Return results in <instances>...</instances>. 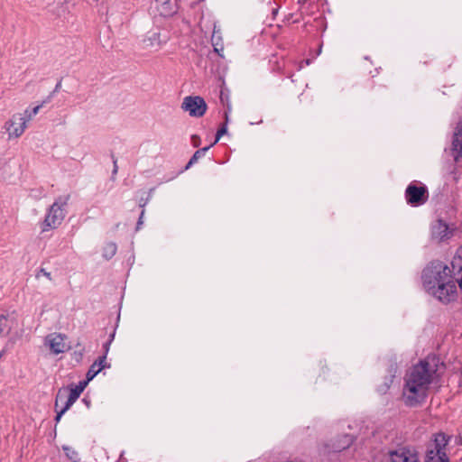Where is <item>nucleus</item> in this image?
<instances>
[{"label":"nucleus","mask_w":462,"mask_h":462,"mask_svg":"<svg viewBox=\"0 0 462 462\" xmlns=\"http://www.w3.org/2000/svg\"><path fill=\"white\" fill-rule=\"evenodd\" d=\"M41 106H41V105H39V106H36L32 109V112L28 115V116L26 117L27 121L31 119L32 116H35V115L38 113V111H39V109H40V107H41Z\"/></svg>","instance_id":"c756f323"},{"label":"nucleus","mask_w":462,"mask_h":462,"mask_svg":"<svg viewBox=\"0 0 462 462\" xmlns=\"http://www.w3.org/2000/svg\"><path fill=\"white\" fill-rule=\"evenodd\" d=\"M68 392H69V389H63V388L59 389V391L56 394V398H55V411H57V409H59L60 402L65 404Z\"/></svg>","instance_id":"a211bd4d"},{"label":"nucleus","mask_w":462,"mask_h":462,"mask_svg":"<svg viewBox=\"0 0 462 462\" xmlns=\"http://www.w3.org/2000/svg\"><path fill=\"white\" fill-rule=\"evenodd\" d=\"M160 33L159 32H153L151 36L144 39V43L147 46H154L158 45L160 46L162 44V41L160 39Z\"/></svg>","instance_id":"6ab92c4d"},{"label":"nucleus","mask_w":462,"mask_h":462,"mask_svg":"<svg viewBox=\"0 0 462 462\" xmlns=\"http://www.w3.org/2000/svg\"><path fill=\"white\" fill-rule=\"evenodd\" d=\"M213 146V144H210L207 147H204L202 149H199L197 150L194 154L192 155V157L189 159L188 164L186 165V169H189L191 165H193L194 163H196L198 162V160L199 158H201L205 152L211 147Z\"/></svg>","instance_id":"f3484780"},{"label":"nucleus","mask_w":462,"mask_h":462,"mask_svg":"<svg viewBox=\"0 0 462 462\" xmlns=\"http://www.w3.org/2000/svg\"><path fill=\"white\" fill-rule=\"evenodd\" d=\"M456 260H457V259H456V258H454V261L452 262V267H453V269H455V262H456Z\"/></svg>","instance_id":"f704fd0d"},{"label":"nucleus","mask_w":462,"mask_h":462,"mask_svg":"<svg viewBox=\"0 0 462 462\" xmlns=\"http://www.w3.org/2000/svg\"><path fill=\"white\" fill-rule=\"evenodd\" d=\"M4 352H0V358L2 357Z\"/></svg>","instance_id":"4c0bfd02"},{"label":"nucleus","mask_w":462,"mask_h":462,"mask_svg":"<svg viewBox=\"0 0 462 462\" xmlns=\"http://www.w3.org/2000/svg\"><path fill=\"white\" fill-rule=\"evenodd\" d=\"M56 411V416H55L54 420L56 422H59L60 420L62 415L66 412V411H63V409L60 408V410L57 409V411Z\"/></svg>","instance_id":"bb28decb"},{"label":"nucleus","mask_w":462,"mask_h":462,"mask_svg":"<svg viewBox=\"0 0 462 462\" xmlns=\"http://www.w3.org/2000/svg\"><path fill=\"white\" fill-rule=\"evenodd\" d=\"M459 271H462V264L459 266Z\"/></svg>","instance_id":"e433bc0d"},{"label":"nucleus","mask_w":462,"mask_h":462,"mask_svg":"<svg viewBox=\"0 0 462 462\" xmlns=\"http://www.w3.org/2000/svg\"><path fill=\"white\" fill-rule=\"evenodd\" d=\"M181 108L188 111L190 116L201 117L205 115L208 106L203 97L189 96L183 99Z\"/></svg>","instance_id":"39448f33"},{"label":"nucleus","mask_w":462,"mask_h":462,"mask_svg":"<svg viewBox=\"0 0 462 462\" xmlns=\"http://www.w3.org/2000/svg\"><path fill=\"white\" fill-rule=\"evenodd\" d=\"M40 274H42L43 276H45L48 280L51 281L52 280V277H51V273L47 272L45 269L43 268H41L39 270V272L36 273V278H39L40 277Z\"/></svg>","instance_id":"a878e982"},{"label":"nucleus","mask_w":462,"mask_h":462,"mask_svg":"<svg viewBox=\"0 0 462 462\" xmlns=\"http://www.w3.org/2000/svg\"><path fill=\"white\" fill-rule=\"evenodd\" d=\"M352 442H353L352 438L347 436V435H346L345 436L344 444L343 445H339L337 448L338 450L345 449V448H348L352 444Z\"/></svg>","instance_id":"393cba45"},{"label":"nucleus","mask_w":462,"mask_h":462,"mask_svg":"<svg viewBox=\"0 0 462 462\" xmlns=\"http://www.w3.org/2000/svg\"><path fill=\"white\" fill-rule=\"evenodd\" d=\"M8 328V319L5 315L0 316V336H3Z\"/></svg>","instance_id":"5701e85b"},{"label":"nucleus","mask_w":462,"mask_h":462,"mask_svg":"<svg viewBox=\"0 0 462 462\" xmlns=\"http://www.w3.org/2000/svg\"><path fill=\"white\" fill-rule=\"evenodd\" d=\"M452 233L449 231L448 226L441 219L432 226L431 236L433 239L441 242L450 237Z\"/></svg>","instance_id":"9d476101"},{"label":"nucleus","mask_w":462,"mask_h":462,"mask_svg":"<svg viewBox=\"0 0 462 462\" xmlns=\"http://www.w3.org/2000/svg\"><path fill=\"white\" fill-rule=\"evenodd\" d=\"M70 196H60L50 207L49 211L42 222V232L57 228L65 217L64 208L68 205Z\"/></svg>","instance_id":"7ed1b4c3"},{"label":"nucleus","mask_w":462,"mask_h":462,"mask_svg":"<svg viewBox=\"0 0 462 462\" xmlns=\"http://www.w3.org/2000/svg\"><path fill=\"white\" fill-rule=\"evenodd\" d=\"M112 159H113V163H114L113 175H116L118 171L117 160L114 154H112Z\"/></svg>","instance_id":"7c9ffc66"},{"label":"nucleus","mask_w":462,"mask_h":462,"mask_svg":"<svg viewBox=\"0 0 462 462\" xmlns=\"http://www.w3.org/2000/svg\"><path fill=\"white\" fill-rule=\"evenodd\" d=\"M47 340L51 352L55 355L64 353L68 349V346L65 342L66 337L61 334L50 335Z\"/></svg>","instance_id":"1a4fd4ad"},{"label":"nucleus","mask_w":462,"mask_h":462,"mask_svg":"<svg viewBox=\"0 0 462 462\" xmlns=\"http://www.w3.org/2000/svg\"><path fill=\"white\" fill-rule=\"evenodd\" d=\"M106 356H99L89 367L86 377L91 381L103 368L106 367Z\"/></svg>","instance_id":"f8f14e48"},{"label":"nucleus","mask_w":462,"mask_h":462,"mask_svg":"<svg viewBox=\"0 0 462 462\" xmlns=\"http://www.w3.org/2000/svg\"><path fill=\"white\" fill-rule=\"evenodd\" d=\"M448 438L443 432H439L434 435V440L430 447L446 451V446L448 445Z\"/></svg>","instance_id":"ddd939ff"},{"label":"nucleus","mask_w":462,"mask_h":462,"mask_svg":"<svg viewBox=\"0 0 462 462\" xmlns=\"http://www.w3.org/2000/svg\"><path fill=\"white\" fill-rule=\"evenodd\" d=\"M191 141H192V144H193L194 147H199V144H200V138H199V135L193 134L191 136Z\"/></svg>","instance_id":"cd10ccee"},{"label":"nucleus","mask_w":462,"mask_h":462,"mask_svg":"<svg viewBox=\"0 0 462 462\" xmlns=\"http://www.w3.org/2000/svg\"><path fill=\"white\" fill-rule=\"evenodd\" d=\"M26 116L15 114L5 123V129L10 137L21 136L26 128Z\"/></svg>","instance_id":"423d86ee"},{"label":"nucleus","mask_w":462,"mask_h":462,"mask_svg":"<svg viewBox=\"0 0 462 462\" xmlns=\"http://www.w3.org/2000/svg\"><path fill=\"white\" fill-rule=\"evenodd\" d=\"M153 190V189H151L150 191L148 192V194L146 195V197H143L142 196L139 200H138V204H139V207L143 208L147 203L149 202L150 199H151V192ZM144 209H142L141 211V214H140V217L138 218V221H137V225H136V230H139L141 226L143 225V216H144Z\"/></svg>","instance_id":"2eb2a0df"},{"label":"nucleus","mask_w":462,"mask_h":462,"mask_svg":"<svg viewBox=\"0 0 462 462\" xmlns=\"http://www.w3.org/2000/svg\"><path fill=\"white\" fill-rule=\"evenodd\" d=\"M425 462H449V459L446 451L429 446L426 451Z\"/></svg>","instance_id":"9b49d317"},{"label":"nucleus","mask_w":462,"mask_h":462,"mask_svg":"<svg viewBox=\"0 0 462 462\" xmlns=\"http://www.w3.org/2000/svg\"><path fill=\"white\" fill-rule=\"evenodd\" d=\"M421 281L426 291L442 303L456 300L457 281L453 270L442 261H430L422 270Z\"/></svg>","instance_id":"f257e3e1"},{"label":"nucleus","mask_w":462,"mask_h":462,"mask_svg":"<svg viewBox=\"0 0 462 462\" xmlns=\"http://www.w3.org/2000/svg\"><path fill=\"white\" fill-rule=\"evenodd\" d=\"M451 153L455 162L462 157V119L457 124L453 134Z\"/></svg>","instance_id":"6e6552de"},{"label":"nucleus","mask_w":462,"mask_h":462,"mask_svg":"<svg viewBox=\"0 0 462 462\" xmlns=\"http://www.w3.org/2000/svg\"><path fill=\"white\" fill-rule=\"evenodd\" d=\"M391 462H420L414 449L408 447H401L388 452Z\"/></svg>","instance_id":"0eeeda50"},{"label":"nucleus","mask_w":462,"mask_h":462,"mask_svg":"<svg viewBox=\"0 0 462 462\" xmlns=\"http://www.w3.org/2000/svg\"><path fill=\"white\" fill-rule=\"evenodd\" d=\"M227 121H228V115H227V112H225V123L218 128V130L217 132V134H216L215 142L212 143L213 145L218 142V140L220 139V137L222 135L226 134V132H227V127H226Z\"/></svg>","instance_id":"aec40b11"},{"label":"nucleus","mask_w":462,"mask_h":462,"mask_svg":"<svg viewBox=\"0 0 462 462\" xmlns=\"http://www.w3.org/2000/svg\"><path fill=\"white\" fill-rule=\"evenodd\" d=\"M405 199L408 204L412 207H419L425 204L429 199V191L426 186H418L411 183L405 190Z\"/></svg>","instance_id":"20e7f679"},{"label":"nucleus","mask_w":462,"mask_h":462,"mask_svg":"<svg viewBox=\"0 0 462 462\" xmlns=\"http://www.w3.org/2000/svg\"><path fill=\"white\" fill-rule=\"evenodd\" d=\"M212 45L214 47V51L217 52L221 58H224V54H223V51H224V46L223 44L219 43L218 41L216 40V36L215 34H213L212 36Z\"/></svg>","instance_id":"412c9836"},{"label":"nucleus","mask_w":462,"mask_h":462,"mask_svg":"<svg viewBox=\"0 0 462 462\" xmlns=\"http://www.w3.org/2000/svg\"><path fill=\"white\" fill-rule=\"evenodd\" d=\"M111 340H112V338L104 344L103 347L105 349V352H104L103 356H106L108 350H109V346H110Z\"/></svg>","instance_id":"2f4dec72"},{"label":"nucleus","mask_w":462,"mask_h":462,"mask_svg":"<svg viewBox=\"0 0 462 462\" xmlns=\"http://www.w3.org/2000/svg\"><path fill=\"white\" fill-rule=\"evenodd\" d=\"M66 389H69L68 394L75 400H78L82 393L79 387H75L73 384H70Z\"/></svg>","instance_id":"4be33fe9"},{"label":"nucleus","mask_w":462,"mask_h":462,"mask_svg":"<svg viewBox=\"0 0 462 462\" xmlns=\"http://www.w3.org/2000/svg\"><path fill=\"white\" fill-rule=\"evenodd\" d=\"M76 401L77 400H75L74 398H72L70 395H69L67 393V398H66V401H65V405H63V407L61 409H63V411H67L73 405V403Z\"/></svg>","instance_id":"b1692460"},{"label":"nucleus","mask_w":462,"mask_h":462,"mask_svg":"<svg viewBox=\"0 0 462 462\" xmlns=\"http://www.w3.org/2000/svg\"><path fill=\"white\" fill-rule=\"evenodd\" d=\"M85 353V347L78 343L76 345V349L71 353V360L76 364H80Z\"/></svg>","instance_id":"dca6fc26"},{"label":"nucleus","mask_w":462,"mask_h":462,"mask_svg":"<svg viewBox=\"0 0 462 462\" xmlns=\"http://www.w3.org/2000/svg\"><path fill=\"white\" fill-rule=\"evenodd\" d=\"M432 373L427 360H420L411 367V372L406 375L403 389L406 405L414 407L424 402L432 381Z\"/></svg>","instance_id":"f03ea898"},{"label":"nucleus","mask_w":462,"mask_h":462,"mask_svg":"<svg viewBox=\"0 0 462 462\" xmlns=\"http://www.w3.org/2000/svg\"><path fill=\"white\" fill-rule=\"evenodd\" d=\"M108 250H110V256H113L116 254V246L114 244L108 245Z\"/></svg>","instance_id":"473e14b6"},{"label":"nucleus","mask_w":462,"mask_h":462,"mask_svg":"<svg viewBox=\"0 0 462 462\" xmlns=\"http://www.w3.org/2000/svg\"><path fill=\"white\" fill-rule=\"evenodd\" d=\"M462 253V247H460L458 250H457V254H461Z\"/></svg>","instance_id":"c9c22d12"},{"label":"nucleus","mask_w":462,"mask_h":462,"mask_svg":"<svg viewBox=\"0 0 462 462\" xmlns=\"http://www.w3.org/2000/svg\"><path fill=\"white\" fill-rule=\"evenodd\" d=\"M61 87V79L56 84L54 92H57Z\"/></svg>","instance_id":"72a5a7b5"},{"label":"nucleus","mask_w":462,"mask_h":462,"mask_svg":"<svg viewBox=\"0 0 462 462\" xmlns=\"http://www.w3.org/2000/svg\"><path fill=\"white\" fill-rule=\"evenodd\" d=\"M89 381H88V378L84 381H80L79 384L75 385V387H79L80 391L83 392L86 386L88 385Z\"/></svg>","instance_id":"c85d7f7f"},{"label":"nucleus","mask_w":462,"mask_h":462,"mask_svg":"<svg viewBox=\"0 0 462 462\" xmlns=\"http://www.w3.org/2000/svg\"><path fill=\"white\" fill-rule=\"evenodd\" d=\"M160 9L161 14L164 16H170L176 11L171 5V0H155Z\"/></svg>","instance_id":"4468645a"}]
</instances>
